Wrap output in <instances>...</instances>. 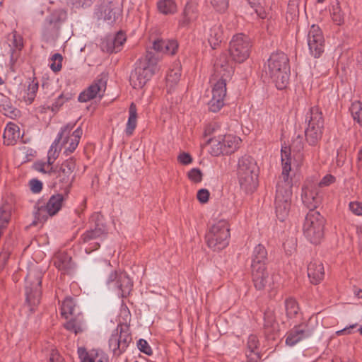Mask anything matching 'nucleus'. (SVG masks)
Instances as JSON below:
<instances>
[{
  "instance_id": "f257e3e1",
  "label": "nucleus",
  "mask_w": 362,
  "mask_h": 362,
  "mask_svg": "<svg viewBox=\"0 0 362 362\" xmlns=\"http://www.w3.org/2000/svg\"><path fill=\"white\" fill-rule=\"evenodd\" d=\"M282 173L276 185L274 205L277 218L284 221L291 208L292 197V179L290 177L291 153L290 149L281 148Z\"/></svg>"
},
{
  "instance_id": "f03ea898",
  "label": "nucleus",
  "mask_w": 362,
  "mask_h": 362,
  "mask_svg": "<svg viewBox=\"0 0 362 362\" xmlns=\"http://www.w3.org/2000/svg\"><path fill=\"white\" fill-rule=\"evenodd\" d=\"M265 73L278 89L285 88L290 76L289 59L287 55L283 52H273L265 65Z\"/></svg>"
},
{
  "instance_id": "7ed1b4c3",
  "label": "nucleus",
  "mask_w": 362,
  "mask_h": 362,
  "mask_svg": "<svg viewBox=\"0 0 362 362\" xmlns=\"http://www.w3.org/2000/svg\"><path fill=\"white\" fill-rule=\"evenodd\" d=\"M158 57L152 51H147L144 57L136 64L134 71L130 76L134 88H141L158 70Z\"/></svg>"
},
{
  "instance_id": "20e7f679",
  "label": "nucleus",
  "mask_w": 362,
  "mask_h": 362,
  "mask_svg": "<svg viewBox=\"0 0 362 362\" xmlns=\"http://www.w3.org/2000/svg\"><path fill=\"white\" fill-rule=\"evenodd\" d=\"M237 175L243 191L252 193L256 189L258 186V168L251 156H244L239 159Z\"/></svg>"
},
{
  "instance_id": "39448f33",
  "label": "nucleus",
  "mask_w": 362,
  "mask_h": 362,
  "mask_svg": "<svg viewBox=\"0 0 362 362\" xmlns=\"http://www.w3.org/2000/svg\"><path fill=\"white\" fill-rule=\"evenodd\" d=\"M305 122L308 124L305 129L307 142L310 146H316L322 139L324 129V117L318 106L310 107L305 115Z\"/></svg>"
},
{
  "instance_id": "423d86ee",
  "label": "nucleus",
  "mask_w": 362,
  "mask_h": 362,
  "mask_svg": "<svg viewBox=\"0 0 362 362\" xmlns=\"http://www.w3.org/2000/svg\"><path fill=\"white\" fill-rule=\"evenodd\" d=\"M325 219L317 210H310L303 226L304 236L313 244L320 243L324 237Z\"/></svg>"
},
{
  "instance_id": "0eeeda50",
  "label": "nucleus",
  "mask_w": 362,
  "mask_h": 362,
  "mask_svg": "<svg viewBox=\"0 0 362 362\" xmlns=\"http://www.w3.org/2000/svg\"><path fill=\"white\" fill-rule=\"evenodd\" d=\"M68 197L65 196L64 192L62 193H57L52 195L46 204L40 202L36 203L34 207L35 221L33 224L35 225L36 222H45L48 217L55 216L62 208L64 201Z\"/></svg>"
},
{
  "instance_id": "6e6552de",
  "label": "nucleus",
  "mask_w": 362,
  "mask_h": 362,
  "mask_svg": "<svg viewBox=\"0 0 362 362\" xmlns=\"http://www.w3.org/2000/svg\"><path fill=\"white\" fill-rule=\"evenodd\" d=\"M76 168V159L71 157L64 160L56 173H53L54 176V185L58 187L59 190L64 192L65 196H68L75 178L74 171Z\"/></svg>"
},
{
  "instance_id": "1a4fd4ad",
  "label": "nucleus",
  "mask_w": 362,
  "mask_h": 362,
  "mask_svg": "<svg viewBox=\"0 0 362 362\" xmlns=\"http://www.w3.org/2000/svg\"><path fill=\"white\" fill-rule=\"evenodd\" d=\"M230 228L226 220H220L214 223L206 235L209 247L214 250H221L228 245Z\"/></svg>"
},
{
  "instance_id": "9d476101",
  "label": "nucleus",
  "mask_w": 362,
  "mask_h": 362,
  "mask_svg": "<svg viewBox=\"0 0 362 362\" xmlns=\"http://www.w3.org/2000/svg\"><path fill=\"white\" fill-rule=\"evenodd\" d=\"M132 341L129 325L119 323L109 339V347L113 356L119 357Z\"/></svg>"
},
{
  "instance_id": "9b49d317",
  "label": "nucleus",
  "mask_w": 362,
  "mask_h": 362,
  "mask_svg": "<svg viewBox=\"0 0 362 362\" xmlns=\"http://www.w3.org/2000/svg\"><path fill=\"white\" fill-rule=\"evenodd\" d=\"M106 284L119 298L129 296L133 287L132 279L126 272L121 270L111 272L106 279Z\"/></svg>"
},
{
  "instance_id": "f8f14e48",
  "label": "nucleus",
  "mask_w": 362,
  "mask_h": 362,
  "mask_svg": "<svg viewBox=\"0 0 362 362\" xmlns=\"http://www.w3.org/2000/svg\"><path fill=\"white\" fill-rule=\"evenodd\" d=\"M66 19V12L62 9L53 11L46 16L42 26V35L46 41L54 40L59 34L62 23Z\"/></svg>"
},
{
  "instance_id": "ddd939ff",
  "label": "nucleus",
  "mask_w": 362,
  "mask_h": 362,
  "mask_svg": "<svg viewBox=\"0 0 362 362\" xmlns=\"http://www.w3.org/2000/svg\"><path fill=\"white\" fill-rule=\"evenodd\" d=\"M42 278V274L36 271L30 272L25 278L26 302L31 310L40 301Z\"/></svg>"
},
{
  "instance_id": "4468645a",
  "label": "nucleus",
  "mask_w": 362,
  "mask_h": 362,
  "mask_svg": "<svg viewBox=\"0 0 362 362\" xmlns=\"http://www.w3.org/2000/svg\"><path fill=\"white\" fill-rule=\"evenodd\" d=\"M252 44L250 38L242 34L234 35L230 42L229 52L232 59L237 63L245 62L250 56Z\"/></svg>"
},
{
  "instance_id": "2eb2a0df",
  "label": "nucleus",
  "mask_w": 362,
  "mask_h": 362,
  "mask_svg": "<svg viewBox=\"0 0 362 362\" xmlns=\"http://www.w3.org/2000/svg\"><path fill=\"white\" fill-rule=\"evenodd\" d=\"M122 9L117 1L114 0H100L94 15L98 20L106 21L108 24H113L120 16Z\"/></svg>"
},
{
  "instance_id": "dca6fc26",
  "label": "nucleus",
  "mask_w": 362,
  "mask_h": 362,
  "mask_svg": "<svg viewBox=\"0 0 362 362\" xmlns=\"http://www.w3.org/2000/svg\"><path fill=\"white\" fill-rule=\"evenodd\" d=\"M234 73L233 67L228 59L227 54L222 53L215 61L214 73L210 82L222 81L225 83L230 80Z\"/></svg>"
},
{
  "instance_id": "f3484780",
  "label": "nucleus",
  "mask_w": 362,
  "mask_h": 362,
  "mask_svg": "<svg viewBox=\"0 0 362 362\" xmlns=\"http://www.w3.org/2000/svg\"><path fill=\"white\" fill-rule=\"evenodd\" d=\"M107 81V75L104 73L101 74L87 88L79 94L78 100L81 103H86L97 96L102 98L106 90Z\"/></svg>"
},
{
  "instance_id": "a211bd4d",
  "label": "nucleus",
  "mask_w": 362,
  "mask_h": 362,
  "mask_svg": "<svg viewBox=\"0 0 362 362\" xmlns=\"http://www.w3.org/2000/svg\"><path fill=\"white\" fill-rule=\"evenodd\" d=\"M308 45L310 54L315 57H320L325 50V38L320 28L312 25L308 34Z\"/></svg>"
},
{
  "instance_id": "6ab92c4d",
  "label": "nucleus",
  "mask_w": 362,
  "mask_h": 362,
  "mask_svg": "<svg viewBox=\"0 0 362 362\" xmlns=\"http://www.w3.org/2000/svg\"><path fill=\"white\" fill-rule=\"evenodd\" d=\"M212 88V98L209 102V109L211 112H217L224 105L226 95V83L222 81L210 82Z\"/></svg>"
},
{
  "instance_id": "aec40b11",
  "label": "nucleus",
  "mask_w": 362,
  "mask_h": 362,
  "mask_svg": "<svg viewBox=\"0 0 362 362\" xmlns=\"http://www.w3.org/2000/svg\"><path fill=\"white\" fill-rule=\"evenodd\" d=\"M301 199L309 211L315 210L322 202L317 187L313 184L305 185L302 187Z\"/></svg>"
},
{
  "instance_id": "412c9836",
  "label": "nucleus",
  "mask_w": 362,
  "mask_h": 362,
  "mask_svg": "<svg viewBox=\"0 0 362 362\" xmlns=\"http://www.w3.org/2000/svg\"><path fill=\"white\" fill-rule=\"evenodd\" d=\"M251 270L252 282L257 290L262 291L273 283L272 275L267 267L254 268Z\"/></svg>"
},
{
  "instance_id": "4be33fe9",
  "label": "nucleus",
  "mask_w": 362,
  "mask_h": 362,
  "mask_svg": "<svg viewBox=\"0 0 362 362\" xmlns=\"http://www.w3.org/2000/svg\"><path fill=\"white\" fill-rule=\"evenodd\" d=\"M93 217H96L94 228H90L86 231L81 237L83 243H88L92 240H98L107 234L106 226L100 220L102 216L96 214Z\"/></svg>"
},
{
  "instance_id": "5701e85b",
  "label": "nucleus",
  "mask_w": 362,
  "mask_h": 362,
  "mask_svg": "<svg viewBox=\"0 0 362 362\" xmlns=\"http://www.w3.org/2000/svg\"><path fill=\"white\" fill-rule=\"evenodd\" d=\"M311 334V331L307 325H300L298 326H295L289 332H288L286 339V344L288 346H294L303 339L310 337Z\"/></svg>"
},
{
  "instance_id": "b1692460",
  "label": "nucleus",
  "mask_w": 362,
  "mask_h": 362,
  "mask_svg": "<svg viewBox=\"0 0 362 362\" xmlns=\"http://www.w3.org/2000/svg\"><path fill=\"white\" fill-rule=\"evenodd\" d=\"M78 354L81 362H108V357L100 350L87 351L85 348L79 347Z\"/></svg>"
},
{
  "instance_id": "393cba45",
  "label": "nucleus",
  "mask_w": 362,
  "mask_h": 362,
  "mask_svg": "<svg viewBox=\"0 0 362 362\" xmlns=\"http://www.w3.org/2000/svg\"><path fill=\"white\" fill-rule=\"evenodd\" d=\"M251 269L267 267L268 253L266 247L259 244L255 247L251 256Z\"/></svg>"
},
{
  "instance_id": "a878e982",
  "label": "nucleus",
  "mask_w": 362,
  "mask_h": 362,
  "mask_svg": "<svg viewBox=\"0 0 362 362\" xmlns=\"http://www.w3.org/2000/svg\"><path fill=\"white\" fill-rule=\"evenodd\" d=\"M11 47V61L15 62L19 55V52L23 47V38L17 31L13 30L8 35Z\"/></svg>"
},
{
  "instance_id": "bb28decb",
  "label": "nucleus",
  "mask_w": 362,
  "mask_h": 362,
  "mask_svg": "<svg viewBox=\"0 0 362 362\" xmlns=\"http://www.w3.org/2000/svg\"><path fill=\"white\" fill-rule=\"evenodd\" d=\"M21 137L20 128L13 122H8L4 132V144L7 146L15 145Z\"/></svg>"
},
{
  "instance_id": "cd10ccee",
  "label": "nucleus",
  "mask_w": 362,
  "mask_h": 362,
  "mask_svg": "<svg viewBox=\"0 0 362 362\" xmlns=\"http://www.w3.org/2000/svg\"><path fill=\"white\" fill-rule=\"evenodd\" d=\"M325 271L322 262H310L308 266V276L313 284H318L324 278Z\"/></svg>"
},
{
  "instance_id": "c85d7f7f",
  "label": "nucleus",
  "mask_w": 362,
  "mask_h": 362,
  "mask_svg": "<svg viewBox=\"0 0 362 362\" xmlns=\"http://www.w3.org/2000/svg\"><path fill=\"white\" fill-rule=\"evenodd\" d=\"M54 266L64 274L67 273L72 267V258L65 252H58L54 257Z\"/></svg>"
},
{
  "instance_id": "c756f323",
  "label": "nucleus",
  "mask_w": 362,
  "mask_h": 362,
  "mask_svg": "<svg viewBox=\"0 0 362 362\" xmlns=\"http://www.w3.org/2000/svg\"><path fill=\"white\" fill-rule=\"evenodd\" d=\"M126 35L122 31H119L113 37L108 38L105 42L107 52L117 53L119 52L126 42Z\"/></svg>"
},
{
  "instance_id": "7c9ffc66",
  "label": "nucleus",
  "mask_w": 362,
  "mask_h": 362,
  "mask_svg": "<svg viewBox=\"0 0 362 362\" xmlns=\"http://www.w3.org/2000/svg\"><path fill=\"white\" fill-rule=\"evenodd\" d=\"M197 17L196 8L192 4L187 3L179 21V26L180 28H189L191 23L196 21Z\"/></svg>"
},
{
  "instance_id": "2f4dec72",
  "label": "nucleus",
  "mask_w": 362,
  "mask_h": 362,
  "mask_svg": "<svg viewBox=\"0 0 362 362\" xmlns=\"http://www.w3.org/2000/svg\"><path fill=\"white\" fill-rule=\"evenodd\" d=\"M153 49L158 52L174 54L177 49V43L175 40H157L153 42Z\"/></svg>"
},
{
  "instance_id": "473e14b6",
  "label": "nucleus",
  "mask_w": 362,
  "mask_h": 362,
  "mask_svg": "<svg viewBox=\"0 0 362 362\" xmlns=\"http://www.w3.org/2000/svg\"><path fill=\"white\" fill-rule=\"evenodd\" d=\"M259 341L257 336L251 334L247 340L246 356L248 362H257L261 359V355L255 350L258 348Z\"/></svg>"
},
{
  "instance_id": "72a5a7b5",
  "label": "nucleus",
  "mask_w": 362,
  "mask_h": 362,
  "mask_svg": "<svg viewBox=\"0 0 362 362\" xmlns=\"http://www.w3.org/2000/svg\"><path fill=\"white\" fill-rule=\"evenodd\" d=\"M181 77V68L177 65L170 69L166 76V88L168 93H171L178 84Z\"/></svg>"
},
{
  "instance_id": "f704fd0d",
  "label": "nucleus",
  "mask_w": 362,
  "mask_h": 362,
  "mask_svg": "<svg viewBox=\"0 0 362 362\" xmlns=\"http://www.w3.org/2000/svg\"><path fill=\"white\" fill-rule=\"evenodd\" d=\"M74 127V124H68L66 126L62 127L60 132L58 133L57 136L54 141L51 145V147L48 151V156L52 158L53 160H56L59 156V153L57 152V146L60 141L63 139L64 134L68 132V134L72 130Z\"/></svg>"
},
{
  "instance_id": "c9c22d12",
  "label": "nucleus",
  "mask_w": 362,
  "mask_h": 362,
  "mask_svg": "<svg viewBox=\"0 0 362 362\" xmlns=\"http://www.w3.org/2000/svg\"><path fill=\"white\" fill-rule=\"evenodd\" d=\"M221 140L224 154L233 153L238 148L240 142V138L232 134L221 136Z\"/></svg>"
},
{
  "instance_id": "e433bc0d",
  "label": "nucleus",
  "mask_w": 362,
  "mask_h": 362,
  "mask_svg": "<svg viewBox=\"0 0 362 362\" xmlns=\"http://www.w3.org/2000/svg\"><path fill=\"white\" fill-rule=\"evenodd\" d=\"M223 40V30L221 25H213L209 32L208 42L213 49L220 45Z\"/></svg>"
},
{
  "instance_id": "4c0bfd02",
  "label": "nucleus",
  "mask_w": 362,
  "mask_h": 362,
  "mask_svg": "<svg viewBox=\"0 0 362 362\" xmlns=\"http://www.w3.org/2000/svg\"><path fill=\"white\" fill-rule=\"evenodd\" d=\"M129 115L125 132L127 136H131L136 127L137 122V109L134 103H132L129 106Z\"/></svg>"
},
{
  "instance_id": "58836bf2",
  "label": "nucleus",
  "mask_w": 362,
  "mask_h": 362,
  "mask_svg": "<svg viewBox=\"0 0 362 362\" xmlns=\"http://www.w3.org/2000/svg\"><path fill=\"white\" fill-rule=\"evenodd\" d=\"M83 316L78 315L76 317L71 318L64 324V327L68 331L74 332L75 334L81 333L83 331Z\"/></svg>"
},
{
  "instance_id": "ea45409f",
  "label": "nucleus",
  "mask_w": 362,
  "mask_h": 362,
  "mask_svg": "<svg viewBox=\"0 0 362 362\" xmlns=\"http://www.w3.org/2000/svg\"><path fill=\"white\" fill-rule=\"evenodd\" d=\"M12 207L7 202L0 206V228H6L11 218Z\"/></svg>"
},
{
  "instance_id": "a19ab883",
  "label": "nucleus",
  "mask_w": 362,
  "mask_h": 362,
  "mask_svg": "<svg viewBox=\"0 0 362 362\" xmlns=\"http://www.w3.org/2000/svg\"><path fill=\"white\" fill-rule=\"evenodd\" d=\"M157 8L158 11L164 15L173 14L177 11V5L173 0L158 1Z\"/></svg>"
},
{
  "instance_id": "79ce46f5",
  "label": "nucleus",
  "mask_w": 362,
  "mask_h": 362,
  "mask_svg": "<svg viewBox=\"0 0 362 362\" xmlns=\"http://www.w3.org/2000/svg\"><path fill=\"white\" fill-rule=\"evenodd\" d=\"M0 112L5 116L12 119L17 117L20 113V111L12 105L11 102L8 98L0 104Z\"/></svg>"
},
{
  "instance_id": "37998d69",
  "label": "nucleus",
  "mask_w": 362,
  "mask_h": 362,
  "mask_svg": "<svg viewBox=\"0 0 362 362\" xmlns=\"http://www.w3.org/2000/svg\"><path fill=\"white\" fill-rule=\"evenodd\" d=\"M330 13L332 19L335 24L340 25L344 23V13L341 11L338 0H336L335 4H332V8L330 9Z\"/></svg>"
},
{
  "instance_id": "c03bdc74",
  "label": "nucleus",
  "mask_w": 362,
  "mask_h": 362,
  "mask_svg": "<svg viewBox=\"0 0 362 362\" xmlns=\"http://www.w3.org/2000/svg\"><path fill=\"white\" fill-rule=\"evenodd\" d=\"M210 144L209 153L213 156H218L223 153L221 136L209 139L207 141Z\"/></svg>"
},
{
  "instance_id": "a18cd8bd",
  "label": "nucleus",
  "mask_w": 362,
  "mask_h": 362,
  "mask_svg": "<svg viewBox=\"0 0 362 362\" xmlns=\"http://www.w3.org/2000/svg\"><path fill=\"white\" fill-rule=\"evenodd\" d=\"M38 90V82L35 81V79H33L28 84L27 90H26V95H24L23 98L24 100L29 104H31L36 96V93Z\"/></svg>"
},
{
  "instance_id": "49530a36",
  "label": "nucleus",
  "mask_w": 362,
  "mask_h": 362,
  "mask_svg": "<svg viewBox=\"0 0 362 362\" xmlns=\"http://www.w3.org/2000/svg\"><path fill=\"white\" fill-rule=\"evenodd\" d=\"M75 304L71 298H66L61 307L62 315L68 318V315H74Z\"/></svg>"
},
{
  "instance_id": "de8ad7c7",
  "label": "nucleus",
  "mask_w": 362,
  "mask_h": 362,
  "mask_svg": "<svg viewBox=\"0 0 362 362\" xmlns=\"http://www.w3.org/2000/svg\"><path fill=\"white\" fill-rule=\"evenodd\" d=\"M286 315L288 318H293L299 311L297 302L293 298H288L285 301Z\"/></svg>"
},
{
  "instance_id": "09e8293b",
  "label": "nucleus",
  "mask_w": 362,
  "mask_h": 362,
  "mask_svg": "<svg viewBox=\"0 0 362 362\" xmlns=\"http://www.w3.org/2000/svg\"><path fill=\"white\" fill-rule=\"evenodd\" d=\"M69 134L70 132L68 134V132H66L64 134L63 137L64 136V139H63L62 143V146H65L66 144H69V146L66 148L64 151V153H66V155L72 153L76 150L79 144V142L77 141V140H74L73 139L70 138Z\"/></svg>"
},
{
  "instance_id": "8fccbe9b",
  "label": "nucleus",
  "mask_w": 362,
  "mask_h": 362,
  "mask_svg": "<svg viewBox=\"0 0 362 362\" xmlns=\"http://www.w3.org/2000/svg\"><path fill=\"white\" fill-rule=\"evenodd\" d=\"M350 110L354 121L362 126V103L358 101L352 103Z\"/></svg>"
},
{
  "instance_id": "3c124183",
  "label": "nucleus",
  "mask_w": 362,
  "mask_h": 362,
  "mask_svg": "<svg viewBox=\"0 0 362 362\" xmlns=\"http://www.w3.org/2000/svg\"><path fill=\"white\" fill-rule=\"evenodd\" d=\"M66 4L71 8H86L93 4V0H66Z\"/></svg>"
},
{
  "instance_id": "603ef678",
  "label": "nucleus",
  "mask_w": 362,
  "mask_h": 362,
  "mask_svg": "<svg viewBox=\"0 0 362 362\" xmlns=\"http://www.w3.org/2000/svg\"><path fill=\"white\" fill-rule=\"evenodd\" d=\"M63 57L59 53L54 54L51 57L50 69L54 72H58L62 67Z\"/></svg>"
},
{
  "instance_id": "864d4df0",
  "label": "nucleus",
  "mask_w": 362,
  "mask_h": 362,
  "mask_svg": "<svg viewBox=\"0 0 362 362\" xmlns=\"http://www.w3.org/2000/svg\"><path fill=\"white\" fill-rule=\"evenodd\" d=\"M264 327L266 329L271 328L275 323V317L274 312L271 310H267L264 313Z\"/></svg>"
},
{
  "instance_id": "5fc2aeb1",
  "label": "nucleus",
  "mask_w": 362,
  "mask_h": 362,
  "mask_svg": "<svg viewBox=\"0 0 362 362\" xmlns=\"http://www.w3.org/2000/svg\"><path fill=\"white\" fill-rule=\"evenodd\" d=\"M212 6L220 13L225 12L229 4V0H211Z\"/></svg>"
},
{
  "instance_id": "6e6d98bb",
  "label": "nucleus",
  "mask_w": 362,
  "mask_h": 362,
  "mask_svg": "<svg viewBox=\"0 0 362 362\" xmlns=\"http://www.w3.org/2000/svg\"><path fill=\"white\" fill-rule=\"evenodd\" d=\"M187 175L191 181L199 183L202 180L203 174L199 168H192L188 172Z\"/></svg>"
},
{
  "instance_id": "4d7b16f0",
  "label": "nucleus",
  "mask_w": 362,
  "mask_h": 362,
  "mask_svg": "<svg viewBox=\"0 0 362 362\" xmlns=\"http://www.w3.org/2000/svg\"><path fill=\"white\" fill-rule=\"evenodd\" d=\"M137 346L140 351L148 356L153 354V351L146 340L140 339L137 342Z\"/></svg>"
},
{
  "instance_id": "13d9d810",
  "label": "nucleus",
  "mask_w": 362,
  "mask_h": 362,
  "mask_svg": "<svg viewBox=\"0 0 362 362\" xmlns=\"http://www.w3.org/2000/svg\"><path fill=\"white\" fill-rule=\"evenodd\" d=\"M70 97L65 96L63 93H62L55 100V102L52 105V111L55 112L57 111L60 107L63 105V104L69 100Z\"/></svg>"
},
{
  "instance_id": "bf43d9fd",
  "label": "nucleus",
  "mask_w": 362,
  "mask_h": 362,
  "mask_svg": "<svg viewBox=\"0 0 362 362\" xmlns=\"http://www.w3.org/2000/svg\"><path fill=\"white\" fill-rule=\"evenodd\" d=\"M49 164H45V162H36L34 163V169L37 171L42 173H47L49 175H52V173L50 171Z\"/></svg>"
},
{
  "instance_id": "052dcab7",
  "label": "nucleus",
  "mask_w": 362,
  "mask_h": 362,
  "mask_svg": "<svg viewBox=\"0 0 362 362\" xmlns=\"http://www.w3.org/2000/svg\"><path fill=\"white\" fill-rule=\"evenodd\" d=\"M30 190L33 193H39L42 189V183L37 179H32L29 182Z\"/></svg>"
},
{
  "instance_id": "680f3d73",
  "label": "nucleus",
  "mask_w": 362,
  "mask_h": 362,
  "mask_svg": "<svg viewBox=\"0 0 362 362\" xmlns=\"http://www.w3.org/2000/svg\"><path fill=\"white\" fill-rule=\"evenodd\" d=\"M349 209L356 215H362V202H351L349 203Z\"/></svg>"
},
{
  "instance_id": "e2e57ef3",
  "label": "nucleus",
  "mask_w": 362,
  "mask_h": 362,
  "mask_svg": "<svg viewBox=\"0 0 362 362\" xmlns=\"http://www.w3.org/2000/svg\"><path fill=\"white\" fill-rule=\"evenodd\" d=\"M209 194L206 189H201L197 192V198L201 203L204 204L208 202Z\"/></svg>"
},
{
  "instance_id": "0e129e2a",
  "label": "nucleus",
  "mask_w": 362,
  "mask_h": 362,
  "mask_svg": "<svg viewBox=\"0 0 362 362\" xmlns=\"http://www.w3.org/2000/svg\"><path fill=\"white\" fill-rule=\"evenodd\" d=\"M336 181V178L334 176L327 174L323 177L321 181L319 182V187H326L329 186L331 184L334 183Z\"/></svg>"
},
{
  "instance_id": "69168bd1",
  "label": "nucleus",
  "mask_w": 362,
  "mask_h": 362,
  "mask_svg": "<svg viewBox=\"0 0 362 362\" xmlns=\"http://www.w3.org/2000/svg\"><path fill=\"white\" fill-rule=\"evenodd\" d=\"M178 161L182 165H188L192 162V158L188 153H181L177 156Z\"/></svg>"
},
{
  "instance_id": "338daca9",
  "label": "nucleus",
  "mask_w": 362,
  "mask_h": 362,
  "mask_svg": "<svg viewBox=\"0 0 362 362\" xmlns=\"http://www.w3.org/2000/svg\"><path fill=\"white\" fill-rule=\"evenodd\" d=\"M293 149L297 151H300L303 148V140L300 135H298L293 140L291 144Z\"/></svg>"
},
{
  "instance_id": "774afa93",
  "label": "nucleus",
  "mask_w": 362,
  "mask_h": 362,
  "mask_svg": "<svg viewBox=\"0 0 362 362\" xmlns=\"http://www.w3.org/2000/svg\"><path fill=\"white\" fill-rule=\"evenodd\" d=\"M49 362H64V359L57 350L52 349L49 354Z\"/></svg>"
}]
</instances>
